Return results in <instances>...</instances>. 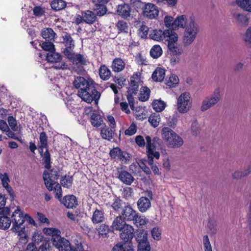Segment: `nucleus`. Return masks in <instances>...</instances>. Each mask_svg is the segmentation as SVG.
Returning <instances> with one entry per match:
<instances>
[{"mask_svg":"<svg viewBox=\"0 0 251 251\" xmlns=\"http://www.w3.org/2000/svg\"><path fill=\"white\" fill-rule=\"evenodd\" d=\"M73 84L75 88L79 89L77 95L83 100L88 103H91L93 100L98 102L100 94L95 89L92 81L82 76H77L75 78Z\"/></svg>","mask_w":251,"mask_h":251,"instance_id":"obj_1","label":"nucleus"},{"mask_svg":"<svg viewBox=\"0 0 251 251\" xmlns=\"http://www.w3.org/2000/svg\"><path fill=\"white\" fill-rule=\"evenodd\" d=\"M147 154L148 156L147 162L151 166L152 171L155 175H159V169L156 165L153 164V158L158 159L160 157L159 152L155 151L157 145H160L162 143L161 140L157 137H154L152 139L149 136L146 137Z\"/></svg>","mask_w":251,"mask_h":251,"instance_id":"obj_2","label":"nucleus"},{"mask_svg":"<svg viewBox=\"0 0 251 251\" xmlns=\"http://www.w3.org/2000/svg\"><path fill=\"white\" fill-rule=\"evenodd\" d=\"M161 135L167 146L170 148H179L183 144L182 138L170 127L162 128Z\"/></svg>","mask_w":251,"mask_h":251,"instance_id":"obj_3","label":"nucleus"},{"mask_svg":"<svg viewBox=\"0 0 251 251\" xmlns=\"http://www.w3.org/2000/svg\"><path fill=\"white\" fill-rule=\"evenodd\" d=\"M199 32V27L198 24L192 18H190L184 28L182 39L184 45L189 46L192 44L196 39Z\"/></svg>","mask_w":251,"mask_h":251,"instance_id":"obj_4","label":"nucleus"},{"mask_svg":"<svg viewBox=\"0 0 251 251\" xmlns=\"http://www.w3.org/2000/svg\"><path fill=\"white\" fill-rule=\"evenodd\" d=\"M11 218V223H12L11 230L13 232L17 233L18 235H22L24 233L25 229L24 225L25 217L19 206L17 207L13 212Z\"/></svg>","mask_w":251,"mask_h":251,"instance_id":"obj_5","label":"nucleus"},{"mask_svg":"<svg viewBox=\"0 0 251 251\" xmlns=\"http://www.w3.org/2000/svg\"><path fill=\"white\" fill-rule=\"evenodd\" d=\"M192 100L189 92H185L180 94L177 99V110L180 113H187L191 108Z\"/></svg>","mask_w":251,"mask_h":251,"instance_id":"obj_6","label":"nucleus"},{"mask_svg":"<svg viewBox=\"0 0 251 251\" xmlns=\"http://www.w3.org/2000/svg\"><path fill=\"white\" fill-rule=\"evenodd\" d=\"M221 98V89L219 87H217L211 96L206 97L203 100L201 106V110L203 112L210 109L218 103Z\"/></svg>","mask_w":251,"mask_h":251,"instance_id":"obj_7","label":"nucleus"},{"mask_svg":"<svg viewBox=\"0 0 251 251\" xmlns=\"http://www.w3.org/2000/svg\"><path fill=\"white\" fill-rule=\"evenodd\" d=\"M59 176V171L58 169H52L50 173L45 171L43 174L45 184L49 191L53 189V184H55L54 180L57 179Z\"/></svg>","mask_w":251,"mask_h":251,"instance_id":"obj_8","label":"nucleus"},{"mask_svg":"<svg viewBox=\"0 0 251 251\" xmlns=\"http://www.w3.org/2000/svg\"><path fill=\"white\" fill-rule=\"evenodd\" d=\"M46 59L49 62L54 63L52 67L55 69L65 70L68 68V65L65 62L61 61V55L54 51L49 52L47 54Z\"/></svg>","mask_w":251,"mask_h":251,"instance_id":"obj_9","label":"nucleus"},{"mask_svg":"<svg viewBox=\"0 0 251 251\" xmlns=\"http://www.w3.org/2000/svg\"><path fill=\"white\" fill-rule=\"evenodd\" d=\"M10 209L8 207L0 208V229L6 230L10 227L11 220L8 217Z\"/></svg>","mask_w":251,"mask_h":251,"instance_id":"obj_10","label":"nucleus"},{"mask_svg":"<svg viewBox=\"0 0 251 251\" xmlns=\"http://www.w3.org/2000/svg\"><path fill=\"white\" fill-rule=\"evenodd\" d=\"M141 73H134L130 78V85L128 90L129 95L136 94L138 91V83L140 80Z\"/></svg>","mask_w":251,"mask_h":251,"instance_id":"obj_11","label":"nucleus"},{"mask_svg":"<svg viewBox=\"0 0 251 251\" xmlns=\"http://www.w3.org/2000/svg\"><path fill=\"white\" fill-rule=\"evenodd\" d=\"M110 0H92L94 4V10L97 12L96 16H102L105 15L107 11L105 4Z\"/></svg>","mask_w":251,"mask_h":251,"instance_id":"obj_12","label":"nucleus"},{"mask_svg":"<svg viewBox=\"0 0 251 251\" xmlns=\"http://www.w3.org/2000/svg\"><path fill=\"white\" fill-rule=\"evenodd\" d=\"M52 244L58 251H69L71 245L69 240L61 236L58 239H54Z\"/></svg>","mask_w":251,"mask_h":251,"instance_id":"obj_13","label":"nucleus"},{"mask_svg":"<svg viewBox=\"0 0 251 251\" xmlns=\"http://www.w3.org/2000/svg\"><path fill=\"white\" fill-rule=\"evenodd\" d=\"M159 11L156 6L150 3L146 4L143 11V14L144 16L151 19L155 18L158 15Z\"/></svg>","mask_w":251,"mask_h":251,"instance_id":"obj_14","label":"nucleus"},{"mask_svg":"<svg viewBox=\"0 0 251 251\" xmlns=\"http://www.w3.org/2000/svg\"><path fill=\"white\" fill-rule=\"evenodd\" d=\"M68 52H69V53H67V54L65 55V56L73 62V64H80L82 65L86 64V59L84 55L80 54L75 53L74 51L72 52L68 51Z\"/></svg>","mask_w":251,"mask_h":251,"instance_id":"obj_15","label":"nucleus"},{"mask_svg":"<svg viewBox=\"0 0 251 251\" xmlns=\"http://www.w3.org/2000/svg\"><path fill=\"white\" fill-rule=\"evenodd\" d=\"M120 237L126 242L130 241L133 237L134 229L129 225H126L122 229L120 230Z\"/></svg>","mask_w":251,"mask_h":251,"instance_id":"obj_16","label":"nucleus"},{"mask_svg":"<svg viewBox=\"0 0 251 251\" xmlns=\"http://www.w3.org/2000/svg\"><path fill=\"white\" fill-rule=\"evenodd\" d=\"M63 38V43L65 47V48L64 49L63 52L65 55L67 54V53H69V52H72L74 50L75 48V41L71 37L70 34L68 33H66L62 37Z\"/></svg>","mask_w":251,"mask_h":251,"instance_id":"obj_17","label":"nucleus"},{"mask_svg":"<svg viewBox=\"0 0 251 251\" xmlns=\"http://www.w3.org/2000/svg\"><path fill=\"white\" fill-rule=\"evenodd\" d=\"M152 199V193L147 190L142 193V212H146L151 207V200Z\"/></svg>","mask_w":251,"mask_h":251,"instance_id":"obj_18","label":"nucleus"},{"mask_svg":"<svg viewBox=\"0 0 251 251\" xmlns=\"http://www.w3.org/2000/svg\"><path fill=\"white\" fill-rule=\"evenodd\" d=\"M121 214L122 217L126 221H131L136 216V211L129 205L123 208Z\"/></svg>","mask_w":251,"mask_h":251,"instance_id":"obj_19","label":"nucleus"},{"mask_svg":"<svg viewBox=\"0 0 251 251\" xmlns=\"http://www.w3.org/2000/svg\"><path fill=\"white\" fill-rule=\"evenodd\" d=\"M165 37L163 42H167L168 46L171 44H176L178 40L177 34L171 29H166Z\"/></svg>","mask_w":251,"mask_h":251,"instance_id":"obj_20","label":"nucleus"},{"mask_svg":"<svg viewBox=\"0 0 251 251\" xmlns=\"http://www.w3.org/2000/svg\"><path fill=\"white\" fill-rule=\"evenodd\" d=\"M62 203L68 208L75 207L77 205L76 198L73 195L65 196L62 201Z\"/></svg>","mask_w":251,"mask_h":251,"instance_id":"obj_21","label":"nucleus"},{"mask_svg":"<svg viewBox=\"0 0 251 251\" xmlns=\"http://www.w3.org/2000/svg\"><path fill=\"white\" fill-rule=\"evenodd\" d=\"M119 15L123 18H127L130 15V7L128 4H123L119 5L117 10Z\"/></svg>","mask_w":251,"mask_h":251,"instance_id":"obj_22","label":"nucleus"},{"mask_svg":"<svg viewBox=\"0 0 251 251\" xmlns=\"http://www.w3.org/2000/svg\"><path fill=\"white\" fill-rule=\"evenodd\" d=\"M43 232L46 235L52 237L51 240L52 243L54 239H58L61 235V231L59 229L53 227H45L43 229Z\"/></svg>","mask_w":251,"mask_h":251,"instance_id":"obj_23","label":"nucleus"},{"mask_svg":"<svg viewBox=\"0 0 251 251\" xmlns=\"http://www.w3.org/2000/svg\"><path fill=\"white\" fill-rule=\"evenodd\" d=\"M118 178L124 183L130 185L133 181L134 178L132 175L126 171H121L119 172Z\"/></svg>","mask_w":251,"mask_h":251,"instance_id":"obj_24","label":"nucleus"},{"mask_svg":"<svg viewBox=\"0 0 251 251\" xmlns=\"http://www.w3.org/2000/svg\"><path fill=\"white\" fill-rule=\"evenodd\" d=\"M189 21L190 19L187 20L185 15L178 16L173 22L174 25H173V29H176L178 27L185 28V26Z\"/></svg>","mask_w":251,"mask_h":251,"instance_id":"obj_25","label":"nucleus"},{"mask_svg":"<svg viewBox=\"0 0 251 251\" xmlns=\"http://www.w3.org/2000/svg\"><path fill=\"white\" fill-rule=\"evenodd\" d=\"M83 17V22L89 25L94 24L97 20L96 15L92 11L86 10L82 12Z\"/></svg>","mask_w":251,"mask_h":251,"instance_id":"obj_26","label":"nucleus"},{"mask_svg":"<svg viewBox=\"0 0 251 251\" xmlns=\"http://www.w3.org/2000/svg\"><path fill=\"white\" fill-rule=\"evenodd\" d=\"M125 220H124L122 216H117L112 224L111 228L114 230H120L122 229L126 225Z\"/></svg>","mask_w":251,"mask_h":251,"instance_id":"obj_27","label":"nucleus"},{"mask_svg":"<svg viewBox=\"0 0 251 251\" xmlns=\"http://www.w3.org/2000/svg\"><path fill=\"white\" fill-rule=\"evenodd\" d=\"M0 179L3 187L5 188L9 194L12 196L13 195V190L8 184L10 182V180L7 174L6 173L3 174H0Z\"/></svg>","mask_w":251,"mask_h":251,"instance_id":"obj_28","label":"nucleus"},{"mask_svg":"<svg viewBox=\"0 0 251 251\" xmlns=\"http://www.w3.org/2000/svg\"><path fill=\"white\" fill-rule=\"evenodd\" d=\"M166 30H162L161 29L153 30L152 32L150 34V37L151 39L157 41H164L165 37Z\"/></svg>","mask_w":251,"mask_h":251,"instance_id":"obj_29","label":"nucleus"},{"mask_svg":"<svg viewBox=\"0 0 251 251\" xmlns=\"http://www.w3.org/2000/svg\"><path fill=\"white\" fill-rule=\"evenodd\" d=\"M125 67V63L124 61L120 58H116L112 61L111 67L113 71L115 72H120L124 70Z\"/></svg>","mask_w":251,"mask_h":251,"instance_id":"obj_30","label":"nucleus"},{"mask_svg":"<svg viewBox=\"0 0 251 251\" xmlns=\"http://www.w3.org/2000/svg\"><path fill=\"white\" fill-rule=\"evenodd\" d=\"M165 76V70L160 67L157 68L152 75V78L155 81H162Z\"/></svg>","mask_w":251,"mask_h":251,"instance_id":"obj_31","label":"nucleus"},{"mask_svg":"<svg viewBox=\"0 0 251 251\" xmlns=\"http://www.w3.org/2000/svg\"><path fill=\"white\" fill-rule=\"evenodd\" d=\"M91 220L95 224L102 222L104 220V212L102 210L96 209L93 212Z\"/></svg>","mask_w":251,"mask_h":251,"instance_id":"obj_32","label":"nucleus"},{"mask_svg":"<svg viewBox=\"0 0 251 251\" xmlns=\"http://www.w3.org/2000/svg\"><path fill=\"white\" fill-rule=\"evenodd\" d=\"M41 35L46 41H54L56 34L51 28H46L42 30Z\"/></svg>","mask_w":251,"mask_h":251,"instance_id":"obj_33","label":"nucleus"},{"mask_svg":"<svg viewBox=\"0 0 251 251\" xmlns=\"http://www.w3.org/2000/svg\"><path fill=\"white\" fill-rule=\"evenodd\" d=\"M111 73L110 70L105 65H101L99 69V75L100 77L103 80H107L111 76Z\"/></svg>","mask_w":251,"mask_h":251,"instance_id":"obj_34","label":"nucleus"},{"mask_svg":"<svg viewBox=\"0 0 251 251\" xmlns=\"http://www.w3.org/2000/svg\"><path fill=\"white\" fill-rule=\"evenodd\" d=\"M112 251H133V249L129 244L120 243L114 246Z\"/></svg>","mask_w":251,"mask_h":251,"instance_id":"obj_35","label":"nucleus"},{"mask_svg":"<svg viewBox=\"0 0 251 251\" xmlns=\"http://www.w3.org/2000/svg\"><path fill=\"white\" fill-rule=\"evenodd\" d=\"M51 8L55 11L64 9L66 6V3L63 0H53L50 3Z\"/></svg>","mask_w":251,"mask_h":251,"instance_id":"obj_36","label":"nucleus"},{"mask_svg":"<svg viewBox=\"0 0 251 251\" xmlns=\"http://www.w3.org/2000/svg\"><path fill=\"white\" fill-rule=\"evenodd\" d=\"M113 130L108 127H103L101 129L100 135L104 139L110 141L113 138Z\"/></svg>","mask_w":251,"mask_h":251,"instance_id":"obj_37","label":"nucleus"},{"mask_svg":"<svg viewBox=\"0 0 251 251\" xmlns=\"http://www.w3.org/2000/svg\"><path fill=\"white\" fill-rule=\"evenodd\" d=\"M168 48L172 55L179 56L182 53V50L177 43L171 44L168 46Z\"/></svg>","mask_w":251,"mask_h":251,"instance_id":"obj_38","label":"nucleus"},{"mask_svg":"<svg viewBox=\"0 0 251 251\" xmlns=\"http://www.w3.org/2000/svg\"><path fill=\"white\" fill-rule=\"evenodd\" d=\"M142 251H151V247L148 240V231L142 230Z\"/></svg>","mask_w":251,"mask_h":251,"instance_id":"obj_39","label":"nucleus"},{"mask_svg":"<svg viewBox=\"0 0 251 251\" xmlns=\"http://www.w3.org/2000/svg\"><path fill=\"white\" fill-rule=\"evenodd\" d=\"M178 76L174 74L171 75L166 79V85L169 87H175L179 83Z\"/></svg>","mask_w":251,"mask_h":251,"instance_id":"obj_40","label":"nucleus"},{"mask_svg":"<svg viewBox=\"0 0 251 251\" xmlns=\"http://www.w3.org/2000/svg\"><path fill=\"white\" fill-rule=\"evenodd\" d=\"M91 124L95 127L100 126L103 122L102 119L100 114L93 113L90 119Z\"/></svg>","mask_w":251,"mask_h":251,"instance_id":"obj_41","label":"nucleus"},{"mask_svg":"<svg viewBox=\"0 0 251 251\" xmlns=\"http://www.w3.org/2000/svg\"><path fill=\"white\" fill-rule=\"evenodd\" d=\"M237 5L248 11H251V0H236Z\"/></svg>","mask_w":251,"mask_h":251,"instance_id":"obj_42","label":"nucleus"},{"mask_svg":"<svg viewBox=\"0 0 251 251\" xmlns=\"http://www.w3.org/2000/svg\"><path fill=\"white\" fill-rule=\"evenodd\" d=\"M153 109L157 112L162 111L166 107V103L161 100H154L152 102Z\"/></svg>","mask_w":251,"mask_h":251,"instance_id":"obj_43","label":"nucleus"},{"mask_svg":"<svg viewBox=\"0 0 251 251\" xmlns=\"http://www.w3.org/2000/svg\"><path fill=\"white\" fill-rule=\"evenodd\" d=\"M162 54V50L159 45H154L150 50V55L153 58H157Z\"/></svg>","mask_w":251,"mask_h":251,"instance_id":"obj_44","label":"nucleus"},{"mask_svg":"<svg viewBox=\"0 0 251 251\" xmlns=\"http://www.w3.org/2000/svg\"><path fill=\"white\" fill-rule=\"evenodd\" d=\"M148 121L153 127H156L158 126L159 123L160 122L159 114L158 113L151 114L149 117Z\"/></svg>","mask_w":251,"mask_h":251,"instance_id":"obj_45","label":"nucleus"},{"mask_svg":"<svg viewBox=\"0 0 251 251\" xmlns=\"http://www.w3.org/2000/svg\"><path fill=\"white\" fill-rule=\"evenodd\" d=\"M73 177L69 176H65L61 179L60 183L62 186L67 188L71 187L73 183Z\"/></svg>","mask_w":251,"mask_h":251,"instance_id":"obj_46","label":"nucleus"},{"mask_svg":"<svg viewBox=\"0 0 251 251\" xmlns=\"http://www.w3.org/2000/svg\"><path fill=\"white\" fill-rule=\"evenodd\" d=\"M9 126L13 131H21V128L17 126V120L13 116H9L7 119Z\"/></svg>","mask_w":251,"mask_h":251,"instance_id":"obj_47","label":"nucleus"},{"mask_svg":"<svg viewBox=\"0 0 251 251\" xmlns=\"http://www.w3.org/2000/svg\"><path fill=\"white\" fill-rule=\"evenodd\" d=\"M119 31L118 33L121 32H128V25L126 22L123 20L119 21L116 25Z\"/></svg>","mask_w":251,"mask_h":251,"instance_id":"obj_48","label":"nucleus"},{"mask_svg":"<svg viewBox=\"0 0 251 251\" xmlns=\"http://www.w3.org/2000/svg\"><path fill=\"white\" fill-rule=\"evenodd\" d=\"M237 22L242 25H246L248 24L249 19L247 16L244 14H239L236 16Z\"/></svg>","mask_w":251,"mask_h":251,"instance_id":"obj_49","label":"nucleus"},{"mask_svg":"<svg viewBox=\"0 0 251 251\" xmlns=\"http://www.w3.org/2000/svg\"><path fill=\"white\" fill-rule=\"evenodd\" d=\"M41 156L43 157V160L45 163V167L48 169H50V156L48 150Z\"/></svg>","mask_w":251,"mask_h":251,"instance_id":"obj_50","label":"nucleus"},{"mask_svg":"<svg viewBox=\"0 0 251 251\" xmlns=\"http://www.w3.org/2000/svg\"><path fill=\"white\" fill-rule=\"evenodd\" d=\"M52 41L44 42L42 44V48L50 52H52L55 50L54 45Z\"/></svg>","mask_w":251,"mask_h":251,"instance_id":"obj_51","label":"nucleus"},{"mask_svg":"<svg viewBox=\"0 0 251 251\" xmlns=\"http://www.w3.org/2000/svg\"><path fill=\"white\" fill-rule=\"evenodd\" d=\"M54 185V186L52 189L54 190V193H55L56 198L60 201H61V197H62V189L60 184L58 183H55V184H53V185Z\"/></svg>","mask_w":251,"mask_h":251,"instance_id":"obj_52","label":"nucleus"},{"mask_svg":"<svg viewBox=\"0 0 251 251\" xmlns=\"http://www.w3.org/2000/svg\"><path fill=\"white\" fill-rule=\"evenodd\" d=\"M69 251H85L82 244L78 240H75V245H70V248Z\"/></svg>","mask_w":251,"mask_h":251,"instance_id":"obj_53","label":"nucleus"},{"mask_svg":"<svg viewBox=\"0 0 251 251\" xmlns=\"http://www.w3.org/2000/svg\"><path fill=\"white\" fill-rule=\"evenodd\" d=\"M203 244L204 251H212V246L207 235L203 237Z\"/></svg>","mask_w":251,"mask_h":251,"instance_id":"obj_54","label":"nucleus"},{"mask_svg":"<svg viewBox=\"0 0 251 251\" xmlns=\"http://www.w3.org/2000/svg\"><path fill=\"white\" fill-rule=\"evenodd\" d=\"M118 159H119L123 163L126 164L129 161L130 159V155L127 152L123 151H122L119 155Z\"/></svg>","mask_w":251,"mask_h":251,"instance_id":"obj_55","label":"nucleus"},{"mask_svg":"<svg viewBox=\"0 0 251 251\" xmlns=\"http://www.w3.org/2000/svg\"><path fill=\"white\" fill-rule=\"evenodd\" d=\"M33 13L36 17H40L45 14V8L39 6H36L33 9Z\"/></svg>","mask_w":251,"mask_h":251,"instance_id":"obj_56","label":"nucleus"},{"mask_svg":"<svg viewBox=\"0 0 251 251\" xmlns=\"http://www.w3.org/2000/svg\"><path fill=\"white\" fill-rule=\"evenodd\" d=\"M244 41L249 47H251V27L247 29L244 35Z\"/></svg>","mask_w":251,"mask_h":251,"instance_id":"obj_57","label":"nucleus"},{"mask_svg":"<svg viewBox=\"0 0 251 251\" xmlns=\"http://www.w3.org/2000/svg\"><path fill=\"white\" fill-rule=\"evenodd\" d=\"M151 233L154 240L159 241L160 239L161 230L158 227H154L151 230Z\"/></svg>","mask_w":251,"mask_h":251,"instance_id":"obj_58","label":"nucleus"},{"mask_svg":"<svg viewBox=\"0 0 251 251\" xmlns=\"http://www.w3.org/2000/svg\"><path fill=\"white\" fill-rule=\"evenodd\" d=\"M245 176H247V174H245L244 170H237L232 174V178L234 179H239Z\"/></svg>","mask_w":251,"mask_h":251,"instance_id":"obj_59","label":"nucleus"},{"mask_svg":"<svg viewBox=\"0 0 251 251\" xmlns=\"http://www.w3.org/2000/svg\"><path fill=\"white\" fill-rule=\"evenodd\" d=\"M191 128L193 135L196 136L200 133V127L197 121L192 122Z\"/></svg>","mask_w":251,"mask_h":251,"instance_id":"obj_60","label":"nucleus"},{"mask_svg":"<svg viewBox=\"0 0 251 251\" xmlns=\"http://www.w3.org/2000/svg\"><path fill=\"white\" fill-rule=\"evenodd\" d=\"M150 93L151 91L148 87L146 86L142 87V101H145L149 100Z\"/></svg>","mask_w":251,"mask_h":251,"instance_id":"obj_61","label":"nucleus"},{"mask_svg":"<svg viewBox=\"0 0 251 251\" xmlns=\"http://www.w3.org/2000/svg\"><path fill=\"white\" fill-rule=\"evenodd\" d=\"M44 239V237L41 232H34L32 236V240L36 243L43 241Z\"/></svg>","mask_w":251,"mask_h":251,"instance_id":"obj_62","label":"nucleus"},{"mask_svg":"<svg viewBox=\"0 0 251 251\" xmlns=\"http://www.w3.org/2000/svg\"><path fill=\"white\" fill-rule=\"evenodd\" d=\"M137 131V128L135 124L132 123L128 129H126L125 131V134L126 135L131 136L134 134Z\"/></svg>","mask_w":251,"mask_h":251,"instance_id":"obj_63","label":"nucleus"},{"mask_svg":"<svg viewBox=\"0 0 251 251\" xmlns=\"http://www.w3.org/2000/svg\"><path fill=\"white\" fill-rule=\"evenodd\" d=\"M121 151L122 150L119 148H115L110 151L109 155L113 159L118 158Z\"/></svg>","mask_w":251,"mask_h":251,"instance_id":"obj_64","label":"nucleus"}]
</instances>
